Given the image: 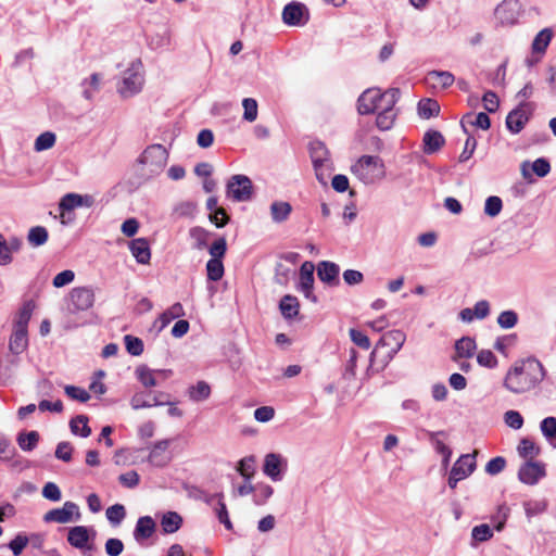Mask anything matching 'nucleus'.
I'll return each instance as SVG.
<instances>
[{
  "mask_svg": "<svg viewBox=\"0 0 556 556\" xmlns=\"http://www.w3.org/2000/svg\"><path fill=\"white\" fill-rule=\"evenodd\" d=\"M292 212V206L288 202L276 201L270 205V215L275 223H282L288 219Z\"/></svg>",
  "mask_w": 556,
  "mask_h": 556,
  "instance_id": "33",
  "label": "nucleus"
},
{
  "mask_svg": "<svg viewBox=\"0 0 556 556\" xmlns=\"http://www.w3.org/2000/svg\"><path fill=\"white\" fill-rule=\"evenodd\" d=\"M309 154L315 169L316 178L321 185L326 186L330 175L334 170V166L330 157V152L323 142L313 141L309 144Z\"/></svg>",
  "mask_w": 556,
  "mask_h": 556,
  "instance_id": "5",
  "label": "nucleus"
},
{
  "mask_svg": "<svg viewBox=\"0 0 556 556\" xmlns=\"http://www.w3.org/2000/svg\"><path fill=\"white\" fill-rule=\"evenodd\" d=\"M94 204V197L91 194L66 193L63 195L59 203L60 219L63 225L65 220V213L78 207H92Z\"/></svg>",
  "mask_w": 556,
  "mask_h": 556,
  "instance_id": "10",
  "label": "nucleus"
},
{
  "mask_svg": "<svg viewBox=\"0 0 556 556\" xmlns=\"http://www.w3.org/2000/svg\"><path fill=\"white\" fill-rule=\"evenodd\" d=\"M504 421L508 427L515 430H518L523 426V418L517 410H507L504 414Z\"/></svg>",
  "mask_w": 556,
  "mask_h": 556,
  "instance_id": "59",
  "label": "nucleus"
},
{
  "mask_svg": "<svg viewBox=\"0 0 556 556\" xmlns=\"http://www.w3.org/2000/svg\"><path fill=\"white\" fill-rule=\"evenodd\" d=\"M540 430L549 445L556 448V418H544L540 424Z\"/></svg>",
  "mask_w": 556,
  "mask_h": 556,
  "instance_id": "35",
  "label": "nucleus"
},
{
  "mask_svg": "<svg viewBox=\"0 0 556 556\" xmlns=\"http://www.w3.org/2000/svg\"><path fill=\"white\" fill-rule=\"evenodd\" d=\"M440 112V105L435 100L424 99L418 103V114L422 118L437 116Z\"/></svg>",
  "mask_w": 556,
  "mask_h": 556,
  "instance_id": "39",
  "label": "nucleus"
},
{
  "mask_svg": "<svg viewBox=\"0 0 556 556\" xmlns=\"http://www.w3.org/2000/svg\"><path fill=\"white\" fill-rule=\"evenodd\" d=\"M518 323V315L514 311H504L497 317V324L503 329H511Z\"/></svg>",
  "mask_w": 556,
  "mask_h": 556,
  "instance_id": "54",
  "label": "nucleus"
},
{
  "mask_svg": "<svg viewBox=\"0 0 556 556\" xmlns=\"http://www.w3.org/2000/svg\"><path fill=\"white\" fill-rule=\"evenodd\" d=\"M81 517L79 507L74 502H65L61 508L47 511L43 516L46 522L68 523L78 521Z\"/></svg>",
  "mask_w": 556,
  "mask_h": 556,
  "instance_id": "11",
  "label": "nucleus"
},
{
  "mask_svg": "<svg viewBox=\"0 0 556 556\" xmlns=\"http://www.w3.org/2000/svg\"><path fill=\"white\" fill-rule=\"evenodd\" d=\"M314 269L315 266L312 262L306 261L302 264L300 269V281L298 285V290L302 292L307 300L316 303L317 298L313 293Z\"/></svg>",
  "mask_w": 556,
  "mask_h": 556,
  "instance_id": "17",
  "label": "nucleus"
},
{
  "mask_svg": "<svg viewBox=\"0 0 556 556\" xmlns=\"http://www.w3.org/2000/svg\"><path fill=\"white\" fill-rule=\"evenodd\" d=\"M350 338L354 344L357 346L368 350L370 348V340L369 338L362 331L356 329L350 330Z\"/></svg>",
  "mask_w": 556,
  "mask_h": 556,
  "instance_id": "63",
  "label": "nucleus"
},
{
  "mask_svg": "<svg viewBox=\"0 0 556 556\" xmlns=\"http://www.w3.org/2000/svg\"><path fill=\"white\" fill-rule=\"evenodd\" d=\"M279 309L286 319H292L299 315L300 302L296 296L287 294L280 300Z\"/></svg>",
  "mask_w": 556,
  "mask_h": 556,
  "instance_id": "30",
  "label": "nucleus"
},
{
  "mask_svg": "<svg viewBox=\"0 0 556 556\" xmlns=\"http://www.w3.org/2000/svg\"><path fill=\"white\" fill-rule=\"evenodd\" d=\"M70 426L74 434L80 435L83 438H87L91 433V429L88 426V418L84 415H79L72 419Z\"/></svg>",
  "mask_w": 556,
  "mask_h": 556,
  "instance_id": "45",
  "label": "nucleus"
},
{
  "mask_svg": "<svg viewBox=\"0 0 556 556\" xmlns=\"http://www.w3.org/2000/svg\"><path fill=\"white\" fill-rule=\"evenodd\" d=\"M406 336L404 332L400 330H391L386 332L379 340L377 348L382 346L387 348L388 352L386 355L387 361H391L395 354L402 349L405 342ZM377 350L371 353V356H375Z\"/></svg>",
  "mask_w": 556,
  "mask_h": 556,
  "instance_id": "14",
  "label": "nucleus"
},
{
  "mask_svg": "<svg viewBox=\"0 0 556 556\" xmlns=\"http://www.w3.org/2000/svg\"><path fill=\"white\" fill-rule=\"evenodd\" d=\"M292 268L283 263H278L275 269V280L277 283L285 286L289 282Z\"/></svg>",
  "mask_w": 556,
  "mask_h": 556,
  "instance_id": "57",
  "label": "nucleus"
},
{
  "mask_svg": "<svg viewBox=\"0 0 556 556\" xmlns=\"http://www.w3.org/2000/svg\"><path fill=\"white\" fill-rule=\"evenodd\" d=\"M28 348V331L12 329V333L9 338L8 343V354L4 357V361L12 366H16L18 364V357L23 354Z\"/></svg>",
  "mask_w": 556,
  "mask_h": 556,
  "instance_id": "9",
  "label": "nucleus"
},
{
  "mask_svg": "<svg viewBox=\"0 0 556 556\" xmlns=\"http://www.w3.org/2000/svg\"><path fill=\"white\" fill-rule=\"evenodd\" d=\"M185 309L180 303L173 304L167 311H165L156 320L160 324V329H164L172 320L182 317Z\"/></svg>",
  "mask_w": 556,
  "mask_h": 556,
  "instance_id": "36",
  "label": "nucleus"
},
{
  "mask_svg": "<svg viewBox=\"0 0 556 556\" xmlns=\"http://www.w3.org/2000/svg\"><path fill=\"white\" fill-rule=\"evenodd\" d=\"M211 387L206 381L200 380L195 384L190 386L187 390L189 399L193 402H203L211 396Z\"/></svg>",
  "mask_w": 556,
  "mask_h": 556,
  "instance_id": "32",
  "label": "nucleus"
},
{
  "mask_svg": "<svg viewBox=\"0 0 556 556\" xmlns=\"http://www.w3.org/2000/svg\"><path fill=\"white\" fill-rule=\"evenodd\" d=\"M128 248L139 264H149L151 258V251L149 242L144 238L134 239L128 243Z\"/></svg>",
  "mask_w": 556,
  "mask_h": 556,
  "instance_id": "24",
  "label": "nucleus"
},
{
  "mask_svg": "<svg viewBox=\"0 0 556 556\" xmlns=\"http://www.w3.org/2000/svg\"><path fill=\"white\" fill-rule=\"evenodd\" d=\"M169 153L162 144L147 147L138 159L142 176L154 178L159 176L168 162Z\"/></svg>",
  "mask_w": 556,
  "mask_h": 556,
  "instance_id": "4",
  "label": "nucleus"
},
{
  "mask_svg": "<svg viewBox=\"0 0 556 556\" xmlns=\"http://www.w3.org/2000/svg\"><path fill=\"white\" fill-rule=\"evenodd\" d=\"M227 250V243L225 238H218L213 242V244L210 248V254L211 258L213 260H222L226 253Z\"/></svg>",
  "mask_w": 556,
  "mask_h": 556,
  "instance_id": "61",
  "label": "nucleus"
},
{
  "mask_svg": "<svg viewBox=\"0 0 556 556\" xmlns=\"http://www.w3.org/2000/svg\"><path fill=\"white\" fill-rule=\"evenodd\" d=\"M172 374L170 370L162 369V370H152L148 368L147 366H139L136 369V377L137 379L146 387V388H152L157 384L156 381V375L163 376L164 379L169 377Z\"/></svg>",
  "mask_w": 556,
  "mask_h": 556,
  "instance_id": "23",
  "label": "nucleus"
},
{
  "mask_svg": "<svg viewBox=\"0 0 556 556\" xmlns=\"http://www.w3.org/2000/svg\"><path fill=\"white\" fill-rule=\"evenodd\" d=\"M34 309L35 303L33 301L25 302L15 315L12 329L27 331Z\"/></svg>",
  "mask_w": 556,
  "mask_h": 556,
  "instance_id": "27",
  "label": "nucleus"
},
{
  "mask_svg": "<svg viewBox=\"0 0 556 556\" xmlns=\"http://www.w3.org/2000/svg\"><path fill=\"white\" fill-rule=\"evenodd\" d=\"M243 119L247 122H254L257 118L258 105L255 99L245 98L242 101Z\"/></svg>",
  "mask_w": 556,
  "mask_h": 556,
  "instance_id": "50",
  "label": "nucleus"
},
{
  "mask_svg": "<svg viewBox=\"0 0 556 556\" xmlns=\"http://www.w3.org/2000/svg\"><path fill=\"white\" fill-rule=\"evenodd\" d=\"M521 14L518 0H503L494 9V20L498 26L508 27L517 24Z\"/></svg>",
  "mask_w": 556,
  "mask_h": 556,
  "instance_id": "6",
  "label": "nucleus"
},
{
  "mask_svg": "<svg viewBox=\"0 0 556 556\" xmlns=\"http://www.w3.org/2000/svg\"><path fill=\"white\" fill-rule=\"evenodd\" d=\"M517 452L520 457L529 459L528 462H533V459L540 454L541 450L533 441L525 438L520 440L517 446Z\"/></svg>",
  "mask_w": 556,
  "mask_h": 556,
  "instance_id": "34",
  "label": "nucleus"
},
{
  "mask_svg": "<svg viewBox=\"0 0 556 556\" xmlns=\"http://www.w3.org/2000/svg\"><path fill=\"white\" fill-rule=\"evenodd\" d=\"M106 518L114 526H118L126 516L125 507L122 504H115L106 509Z\"/></svg>",
  "mask_w": 556,
  "mask_h": 556,
  "instance_id": "53",
  "label": "nucleus"
},
{
  "mask_svg": "<svg viewBox=\"0 0 556 556\" xmlns=\"http://www.w3.org/2000/svg\"><path fill=\"white\" fill-rule=\"evenodd\" d=\"M454 80V75L446 71H431L427 75V81L432 88L446 89Z\"/></svg>",
  "mask_w": 556,
  "mask_h": 556,
  "instance_id": "28",
  "label": "nucleus"
},
{
  "mask_svg": "<svg viewBox=\"0 0 556 556\" xmlns=\"http://www.w3.org/2000/svg\"><path fill=\"white\" fill-rule=\"evenodd\" d=\"M476 349L477 345L475 340L469 337H464L455 343L456 355L462 358L471 357Z\"/></svg>",
  "mask_w": 556,
  "mask_h": 556,
  "instance_id": "38",
  "label": "nucleus"
},
{
  "mask_svg": "<svg viewBox=\"0 0 556 556\" xmlns=\"http://www.w3.org/2000/svg\"><path fill=\"white\" fill-rule=\"evenodd\" d=\"M531 169L538 177H545L551 172V165L546 159L540 157L531 164Z\"/></svg>",
  "mask_w": 556,
  "mask_h": 556,
  "instance_id": "62",
  "label": "nucleus"
},
{
  "mask_svg": "<svg viewBox=\"0 0 556 556\" xmlns=\"http://www.w3.org/2000/svg\"><path fill=\"white\" fill-rule=\"evenodd\" d=\"M553 38V31L549 28H544L538 33L534 37L531 49L534 55H544L551 40Z\"/></svg>",
  "mask_w": 556,
  "mask_h": 556,
  "instance_id": "31",
  "label": "nucleus"
},
{
  "mask_svg": "<svg viewBox=\"0 0 556 556\" xmlns=\"http://www.w3.org/2000/svg\"><path fill=\"white\" fill-rule=\"evenodd\" d=\"M56 142V136L52 131H45L40 134L34 143V150L36 152H42L54 147Z\"/></svg>",
  "mask_w": 556,
  "mask_h": 556,
  "instance_id": "42",
  "label": "nucleus"
},
{
  "mask_svg": "<svg viewBox=\"0 0 556 556\" xmlns=\"http://www.w3.org/2000/svg\"><path fill=\"white\" fill-rule=\"evenodd\" d=\"M351 173L364 185H374L386 177V165L377 155H363L351 166Z\"/></svg>",
  "mask_w": 556,
  "mask_h": 556,
  "instance_id": "3",
  "label": "nucleus"
},
{
  "mask_svg": "<svg viewBox=\"0 0 556 556\" xmlns=\"http://www.w3.org/2000/svg\"><path fill=\"white\" fill-rule=\"evenodd\" d=\"M477 363L482 367L494 369L498 365V359L491 350H480L477 354Z\"/></svg>",
  "mask_w": 556,
  "mask_h": 556,
  "instance_id": "47",
  "label": "nucleus"
},
{
  "mask_svg": "<svg viewBox=\"0 0 556 556\" xmlns=\"http://www.w3.org/2000/svg\"><path fill=\"white\" fill-rule=\"evenodd\" d=\"M227 195L238 202L250 200L252 195V181L244 175L232 176L227 184Z\"/></svg>",
  "mask_w": 556,
  "mask_h": 556,
  "instance_id": "13",
  "label": "nucleus"
},
{
  "mask_svg": "<svg viewBox=\"0 0 556 556\" xmlns=\"http://www.w3.org/2000/svg\"><path fill=\"white\" fill-rule=\"evenodd\" d=\"M425 151L433 153L444 144V138L439 131H428L424 137Z\"/></svg>",
  "mask_w": 556,
  "mask_h": 556,
  "instance_id": "41",
  "label": "nucleus"
},
{
  "mask_svg": "<svg viewBox=\"0 0 556 556\" xmlns=\"http://www.w3.org/2000/svg\"><path fill=\"white\" fill-rule=\"evenodd\" d=\"M528 103H520V105L511 111L506 117V126L513 134H518L529 121L530 113L527 112Z\"/></svg>",
  "mask_w": 556,
  "mask_h": 556,
  "instance_id": "21",
  "label": "nucleus"
},
{
  "mask_svg": "<svg viewBox=\"0 0 556 556\" xmlns=\"http://www.w3.org/2000/svg\"><path fill=\"white\" fill-rule=\"evenodd\" d=\"M307 13L304 4L291 2L282 11V20L287 25L296 26L303 24V17Z\"/></svg>",
  "mask_w": 556,
  "mask_h": 556,
  "instance_id": "22",
  "label": "nucleus"
},
{
  "mask_svg": "<svg viewBox=\"0 0 556 556\" xmlns=\"http://www.w3.org/2000/svg\"><path fill=\"white\" fill-rule=\"evenodd\" d=\"M93 535V531L85 526H76L68 530V543L79 549H91L89 541Z\"/></svg>",
  "mask_w": 556,
  "mask_h": 556,
  "instance_id": "19",
  "label": "nucleus"
},
{
  "mask_svg": "<svg viewBox=\"0 0 556 556\" xmlns=\"http://www.w3.org/2000/svg\"><path fill=\"white\" fill-rule=\"evenodd\" d=\"M544 365L534 356L515 361L507 369L504 389L511 394H523L536 389L546 377Z\"/></svg>",
  "mask_w": 556,
  "mask_h": 556,
  "instance_id": "1",
  "label": "nucleus"
},
{
  "mask_svg": "<svg viewBox=\"0 0 556 556\" xmlns=\"http://www.w3.org/2000/svg\"><path fill=\"white\" fill-rule=\"evenodd\" d=\"M48 231L42 226H36L29 229L27 240L33 247L43 245L48 241Z\"/></svg>",
  "mask_w": 556,
  "mask_h": 556,
  "instance_id": "44",
  "label": "nucleus"
},
{
  "mask_svg": "<svg viewBox=\"0 0 556 556\" xmlns=\"http://www.w3.org/2000/svg\"><path fill=\"white\" fill-rule=\"evenodd\" d=\"M23 247V240L16 236L5 238L0 233V266H9Z\"/></svg>",
  "mask_w": 556,
  "mask_h": 556,
  "instance_id": "16",
  "label": "nucleus"
},
{
  "mask_svg": "<svg viewBox=\"0 0 556 556\" xmlns=\"http://www.w3.org/2000/svg\"><path fill=\"white\" fill-rule=\"evenodd\" d=\"M126 350L129 354L138 356L143 352V343L139 338L132 337L130 334L125 336L124 338Z\"/></svg>",
  "mask_w": 556,
  "mask_h": 556,
  "instance_id": "58",
  "label": "nucleus"
},
{
  "mask_svg": "<svg viewBox=\"0 0 556 556\" xmlns=\"http://www.w3.org/2000/svg\"><path fill=\"white\" fill-rule=\"evenodd\" d=\"M492 536H493V530L486 523L476 526L471 530V538L476 542H485V541L492 539Z\"/></svg>",
  "mask_w": 556,
  "mask_h": 556,
  "instance_id": "52",
  "label": "nucleus"
},
{
  "mask_svg": "<svg viewBox=\"0 0 556 556\" xmlns=\"http://www.w3.org/2000/svg\"><path fill=\"white\" fill-rule=\"evenodd\" d=\"M70 303L74 312H84L94 304V291L91 287H77L70 292Z\"/></svg>",
  "mask_w": 556,
  "mask_h": 556,
  "instance_id": "15",
  "label": "nucleus"
},
{
  "mask_svg": "<svg viewBox=\"0 0 556 556\" xmlns=\"http://www.w3.org/2000/svg\"><path fill=\"white\" fill-rule=\"evenodd\" d=\"M39 440V434L36 431L22 433L17 438V443L23 451H31L35 448Z\"/></svg>",
  "mask_w": 556,
  "mask_h": 556,
  "instance_id": "51",
  "label": "nucleus"
},
{
  "mask_svg": "<svg viewBox=\"0 0 556 556\" xmlns=\"http://www.w3.org/2000/svg\"><path fill=\"white\" fill-rule=\"evenodd\" d=\"M545 476V465L540 462H526L518 471L519 480L529 485L538 483Z\"/></svg>",
  "mask_w": 556,
  "mask_h": 556,
  "instance_id": "18",
  "label": "nucleus"
},
{
  "mask_svg": "<svg viewBox=\"0 0 556 556\" xmlns=\"http://www.w3.org/2000/svg\"><path fill=\"white\" fill-rule=\"evenodd\" d=\"M388 96V90L381 92L380 89L369 88L366 89L357 100V111L359 114L375 113L384 105V100Z\"/></svg>",
  "mask_w": 556,
  "mask_h": 556,
  "instance_id": "8",
  "label": "nucleus"
},
{
  "mask_svg": "<svg viewBox=\"0 0 556 556\" xmlns=\"http://www.w3.org/2000/svg\"><path fill=\"white\" fill-rule=\"evenodd\" d=\"M207 278L212 281H218L224 276V265L222 260L211 258L206 264Z\"/></svg>",
  "mask_w": 556,
  "mask_h": 556,
  "instance_id": "49",
  "label": "nucleus"
},
{
  "mask_svg": "<svg viewBox=\"0 0 556 556\" xmlns=\"http://www.w3.org/2000/svg\"><path fill=\"white\" fill-rule=\"evenodd\" d=\"M144 84L143 64L140 59L130 60L121 72L117 92L123 98H130L141 91Z\"/></svg>",
  "mask_w": 556,
  "mask_h": 556,
  "instance_id": "2",
  "label": "nucleus"
},
{
  "mask_svg": "<svg viewBox=\"0 0 556 556\" xmlns=\"http://www.w3.org/2000/svg\"><path fill=\"white\" fill-rule=\"evenodd\" d=\"M162 404L156 397H152L143 392H137L130 400V405L134 409L150 408Z\"/></svg>",
  "mask_w": 556,
  "mask_h": 556,
  "instance_id": "37",
  "label": "nucleus"
},
{
  "mask_svg": "<svg viewBox=\"0 0 556 556\" xmlns=\"http://www.w3.org/2000/svg\"><path fill=\"white\" fill-rule=\"evenodd\" d=\"M502 207V200L498 197L492 195L485 200L484 213L488 216L495 217L501 213Z\"/></svg>",
  "mask_w": 556,
  "mask_h": 556,
  "instance_id": "56",
  "label": "nucleus"
},
{
  "mask_svg": "<svg viewBox=\"0 0 556 556\" xmlns=\"http://www.w3.org/2000/svg\"><path fill=\"white\" fill-rule=\"evenodd\" d=\"M238 472L247 480L251 479L255 473V458L249 456L242 458L237 466Z\"/></svg>",
  "mask_w": 556,
  "mask_h": 556,
  "instance_id": "48",
  "label": "nucleus"
},
{
  "mask_svg": "<svg viewBox=\"0 0 556 556\" xmlns=\"http://www.w3.org/2000/svg\"><path fill=\"white\" fill-rule=\"evenodd\" d=\"M340 268L336 263L323 261L317 266L318 278L328 285H338Z\"/></svg>",
  "mask_w": 556,
  "mask_h": 556,
  "instance_id": "26",
  "label": "nucleus"
},
{
  "mask_svg": "<svg viewBox=\"0 0 556 556\" xmlns=\"http://www.w3.org/2000/svg\"><path fill=\"white\" fill-rule=\"evenodd\" d=\"M101 85V77L99 74H92L88 79L83 83V94L86 99L90 100L94 93L99 91Z\"/></svg>",
  "mask_w": 556,
  "mask_h": 556,
  "instance_id": "46",
  "label": "nucleus"
},
{
  "mask_svg": "<svg viewBox=\"0 0 556 556\" xmlns=\"http://www.w3.org/2000/svg\"><path fill=\"white\" fill-rule=\"evenodd\" d=\"M75 279V273L71 269L63 270L59 273L52 280V285L54 288H62L72 283Z\"/></svg>",
  "mask_w": 556,
  "mask_h": 556,
  "instance_id": "60",
  "label": "nucleus"
},
{
  "mask_svg": "<svg viewBox=\"0 0 556 556\" xmlns=\"http://www.w3.org/2000/svg\"><path fill=\"white\" fill-rule=\"evenodd\" d=\"M254 491L256 504H264L274 495V488L267 483H258Z\"/></svg>",
  "mask_w": 556,
  "mask_h": 556,
  "instance_id": "55",
  "label": "nucleus"
},
{
  "mask_svg": "<svg viewBox=\"0 0 556 556\" xmlns=\"http://www.w3.org/2000/svg\"><path fill=\"white\" fill-rule=\"evenodd\" d=\"M181 522L182 519L177 513L168 511L163 516L161 526L165 533H174L180 528Z\"/></svg>",
  "mask_w": 556,
  "mask_h": 556,
  "instance_id": "40",
  "label": "nucleus"
},
{
  "mask_svg": "<svg viewBox=\"0 0 556 556\" xmlns=\"http://www.w3.org/2000/svg\"><path fill=\"white\" fill-rule=\"evenodd\" d=\"M168 446L169 440H163L155 443L149 454V463L156 467L165 466L170 460V457L167 453Z\"/></svg>",
  "mask_w": 556,
  "mask_h": 556,
  "instance_id": "25",
  "label": "nucleus"
},
{
  "mask_svg": "<svg viewBox=\"0 0 556 556\" xmlns=\"http://www.w3.org/2000/svg\"><path fill=\"white\" fill-rule=\"evenodd\" d=\"M399 89L392 88L388 90V96L384 100V105L381 108V110L377 111L378 115L376 118V125L380 130L384 131L392 128L396 118V112L394 111V106L399 100Z\"/></svg>",
  "mask_w": 556,
  "mask_h": 556,
  "instance_id": "7",
  "label": "nucleus"
},
{
  "mask_svg": "<svg viewBox=\"0 0 556 556\" xmlns=\"http://www.w3.org/2000/svg\"><path fill=\"white\" fill-rule=\"evenodd\" d=\"M124 551V544L119 539H109L105 542V553L109 556H119Z\"/></svg>",
  "mask_w": 556,
  "mask_h": 556,
  "instance_id": "64",
  "label": "nucleus"
},
{
  "mask_svg": "<svg viewBox=\"0 0 556 556\" xmlns=\"http://www.w3.org/2000/svg\"><path fill=\"white\" fill-rule=\"evenodd\" d=\"M477 451L471 454H463L454 463L451 468L452 473L456 475L462 480L468 478L476 469V456Z\"/></svg>",
  "mask_w": 556,
  "mask_h": 556,
  "instance_id": "20",
  "label": "nucleus"
},
{
  "mask_svg": "<svg viewBox=\"0 0 556 556\" xmlns=\"http://www.w3.org/2000/svg\"><path fill=\"white\" fill-rule=\"evenodd\" d=\"M155 530V522L154 520L149 517H140L137 521L135 531H134V538L136 541L140 542L143 540L149 539Z\"/></svg>",
  "mask_w": 556,
  "mask_h": 556,
  "instance_id": "29",
  "label": "nucleus"
},
{
  "mask_svg": "<svg viewBox=\"0 0 556 556\" xmlns=\"http://www.w3.org/2000/svg\"><path fill=\"white\" fill-rule=\"evenodd\" d=\"M287 467L288 460L278 453H268L264 457L263 472L273 482H279L283 479Z\"/></svg>",
  "mask_w": 556,
  "mask_h": 556,
  "instance_id": "12",
  "label": "nucleus"
},
{
  "mask_svg": "<svg viewBox=\"0 0 556 556\" xmlns=\"http://www.w3.org/2000/svg\"><path fill=\"white\" fill-rule=\"evenodd\" d=\"M447 439V434L444 431H437L429 433V440L438 454H447L452 452L448 445L445 444V440Z\"/></svg>",
  "mask_w": 556,
  "mask_h": 556,
  "instance_id": "43",
  "label": "nucleus"
}]
</instances>
